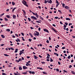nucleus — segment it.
Listing matches in <instances>:
<instances>
[{"label":"nucleus","instance_id":"obj_1","mask_svg":"<svg viewBox=\"0 0 75 75\" xmlns=\"http://www.w3.org/2000/svg\"><path fill=\"white\" fill-rule=\"evenodd\" d=\"M22 3H23V4H24L25 6H26V7H28V5L27 4V2H26V1H25V0H23V1H22Z\"/></svg>","mask_w":75,"mask_h":75},{"label":"nucleus","instance_id":"obj_2","mask_svg":"<svg viewBox=\"0 0 75 75\" xmlns=\"http://www.w3.org/2000/svg\"><path fill=\"white\" fill-rule=\"evenodd\" d=\"M35 32L37 33H34V34L35 36L36 35H37L38 36L40 35V33H39V32H38L37 31H35Z\"/></svg>","mask_w":75,"mask_h":75},{"label":"nucleus","instance_id":"obj_3","mask_svg":"<svg viewBox=\"0 0 75 75\" xmlns=\"http://www.w3.org/2000/svg\"><path fill=\"white\" fill-rule=\"evenodd\" d=\"M52 30H53V31H54V32H55L56 33H57V30L54 29V28H52Z\"/></svg>","mask_w":75,"mask_h":75},{"label":"nucleus","instance_id":"obj_4","mask_svg":"<svg viewBox=\"0 0 75 75\" xmlns=\"http://www.w3.org/2000/svg\"><path fill=\"white\" fill-rule=\"evenodd\" d=\"M47 3H50V4H51L52 3V0H48L47 1Z\"/></svg>","mask_w":75,"mask_h":75},{"label":"nucleus","instance_id":"obj_5","mask_svg":"<svg viewBox=\"0 0 75 75\" xmlns=\"http://www.w3.org/2000/svg\"><path fill=\"white\" fill-rule=\"evenodd\" d=\"M31 18H33V19H34L35 20H37V18H36L35 16H31Z\"/></svg>","mask_w":75,"mask_h":75},{"label":"nucleus","instance_id":"obj_6","mask_svg":"<svg viewBox=\"0 0 75 75\" xmlns=\"http://www.w3.org/2000/svg\"><path fill=\"white\" fill-rule=\"evenodd\" d=\"M44 31H45V32H47V33H49V31H48V30L45 29H44Z\"/></svg>","mask_w":75,"mask_h":75},{"label":"nucleus","instance_id":"obj_7","mask_svg":"<svg viewBox=\"0 0 75 75\" xmlns=\"http://www.w3.org/2000/svg\"><path fill=\"white\" fill-rule=\"evenodd\" d=\"M17 39H16L15 40L16 41V42H18V41L19 42H20V39H19V38H18Z\"/></svg>","mask_w":75,"mask_h":75},{"label":"nucleus","instance_id":"obj_8","mask_svg":"<svg viewBox=\"0 0 75 75\" xmlns=\"http://www.w3.org/2000/svg\"><path fill=\"white\" fill-rule=\"evenodd\" d=\"M16 8H17V7H15V8H14L13 9V10H12V13H14V10H15V9H16Z\"/></svg>","mask_w":75,"mask_h":75},{"label":"nucleus","instance_id":"obj_9","mask_svg":"<svg viewBox=\"0 0 75 75\" xmlns=\"http://www.w3.org/2000/svg\"><path fill=\"white\" fill-rule=\"evenodd\" d=\"M23 69H27L28 68L25 66H23Z\"/></svg>","mask_w":75,"mask_h":75},{"label":"nucleus","instance_id":"obj_10","mask_svg":"<svg viewBox=\"0 0 75 75\" xmlns=\"http://www.w3.org/2000/svg\"><path fill=\"white\" fill-rule=\"evenodd\" d=\"M14 74L15 75H20V74L19 73H14Z\"/></svg>","mask_w":75,"mask_h":75},{"label":"nucleus","instance_id":"obj_11","mask_svg":"<svg viewBox=\"0 0 75 75\" xmlns=\"http://www.w3.org/2000/svg\"><path fill=\"white\" fill-rule=\"evenodd\" d=\"M16 16L15 15H13V18L14 19H16Z\"/></svg>","mask_w":75,"mask_h":75},{"label":"nucleus","instance_id":"obj_12","mask_svg":"<svg viewBox=\"0 0 75 75\" xmlns=\"http://www.w3.org/2000/svg\"><path fill=\"white\" fill-rule=\"evenodd\" d=\"M22 11H23L24 13L25 14V15H26V12H25V10L22 9Z\"/></svg>","mask_w":75,"mask_h":75},{"label":"nucleus","instance_id":"obj_13","mask_svg":"<svg viewBox=\"0 0 75 75\" xmlns=\"http://www.w3.org/2000/svg\"><path fill=\"white\" fill-rule=\"evenodd\" d=\"M34 58L35 59H37V58H38V57L34 55Z\"/></svg>","mask_w":75,"mask_h":75},{"label":"nucleus","instance_id":"obj_14","mask_svg":"<svg viewBox=\"0 0 75 75\" xmlns=\"http://www.w3.org/2000/svg\"><path fill=\"white\" fill-rule=\"evenodd\" d=\"M22 74H24V75H25V74H27V71H26L25 72H23L22 73Z\"/></svg>","mask_w":75,"mask_h":75},{"label":"nucleus","instance_id":"obj_15","mask_svg":"<svg viewBox=\"0 0 75 75\" xmlns=\"http://www.w3.org/2000/svg\"><path fill=\"white\" fill-rule=\"evenodd\" d=\"M27 72H28L29 73V74H32V71H27Z\"/></svg>","mask_w":75,"mask_h":75},{"label":"nucleus","instance_id":"obj_16","mask_svg":"<svg viewBox=\"0 0 75 75\" xmlns=\"http://www.w3.org/2000/svg\"><path fill=\"white\" fill-rule=\"evenodd\" d=\"M66 20H69V21H70V20H71V19L69 18H66Z\"/></svg>","mask_w":75,"mask_h":75},{"label":"nucleus","instance_id":"obj_17","mask_svg":"<svg viewBox=\"0 0 75 75\" xmlns=\"http://www.w3.org/2000/svg\"><path fill=\"white\" fill-rule=\"evenodd\" d=\"M65 8H66V9H68L69 8V7L67 6H65Z\"/></svg>","mask_w":75,"mask_h":75},{"label":"nucleus","instance_id":"obj_18","mask_svg":"<svg viewBox=\"0 0 75 75\" xmlns=\"http://www.w3.org/2000/svg\"><path fill=\"white\" fill-rule=\"evenodd\" d=\"M50 62H53V59H52V58H50Z\"/></svg>","mask_w":75,"mask_h":75},{"label":"nucleus","instance_id":"obj_19","mask_svg":"<svg viewBox=\"0 0 75 75\" xmlns=\"http://www.w3.org/2000/svg\"><path fill=\"white\" fill-rule=\"evenodd\" d=\"M12 5L14 6L15 5V3L14 1H12Z\"/></svg>","mask_w":75,"mask_h":75},{"label":"nucleus","instance_id":"obj_20","mask_svg":"<svg viewBox=\"0 0 75 75\" xmlns=\"http://www.w3.org/2000/svg\"><path fill=\"white\" fill-rule=\"evenodd\" d=\"M43 74H45V75H47V73L45 71H43Z\"/></svg>","mask_w":75,"mask_h":75},{"label":"nucleus","instance_id":"obj_21","mask_svg":"<svg viewBox=\"0 0 75 75\" xmlns=\"http://www.w3.org/2000/svg\"><path fill=\"white\" fill-rule=\"evenodd\" d=\"M71 72L72 74H74V75H75V72L74 71H71Z\"/></svg>","mask_w":75,"mask_h":75},{"label":"nucleus","instance_id":"obj_22","mask_svg":"<svg viewBox=\"0 0 75 75\" xmlns=\"http://www.w3.org/2000/svg\"><path fill=\"white\" fill-rule=\"evenodd\" d=\"M1 36L2 38H5V36H4L3 35H1Z\"/></svg>","mask_w":75,"mask_h":75},{"label":"nucleus","instance_id":"obj_23","mask_svg":"<svg viewBox=\"0 0 75 75\" xmlns=\"http://www.w3.org/2000/svg\"><path fill=\"white\" fill-rule=\"evenodd\" d=\"M19 70H22V67H21V66L19 67Z\"/></svg>","mask_w":75,"mask_h":75},{"label":"nucleus","instance_id":"obj_24","mask_svg":"<svg viewBox=\"0 0 75 75\" xmlns=\"http://www.w3.org/2000/svg\"><path fill=\"white\" fill-rule=\"evenodd\" d=\"M29 35H30V37H33V35L31 34V33H29Z\"/></svg>","mask_w":75,"mask_h":75},{"label":"nucleus","instance_id":"obj_25","mask_svg":"<svg viewBox=\"0 0 75 75\" xmlns=\"http://www.w3.org/2000/svg\"><path fill=\"white\" fill-rule=\"evenodd\" d=\"M54 54H55V55H56L57 57L59 55L58 54V53H54Z\"/></svg>","mask_w":75,"mask_h":75},{"label":"nucleus","instance_id":"obj_26","mask_svg":"<svg viewBox=\"0 0 75 75\" xmlns=\"http://www.w3.org/2000/svg\"><path fill=\"white\" fill-rule=\"evenodd\" d=\"M17 51H18V49H16L15 51V53L17 52H18Z\"/></svg>","mask_w":75,"mask_h":75},{"label":"nucleus","instance_id":"obj_27","mask_svg":"<svg viewBox=\"0 0 75 75\" xmlns=\"http://www.w3.org/2000/svg\"><path fill=\"white\" fill-rule=\"evenodd\" d=\"M36 23H41V21H36Z\"/></svg>","mask_w":75,"mask_h":75},{"label":"nucleus","instance_id":"obj_28","mask_svg":"<svg viewBox=\"0 0 75 75\" xmlns=\"http://www.w3.org/2000/svg\"><path fill=\"white\" fill-rule=\"evenodd\" d=\"M21 38H22V41H25V39H24V37H21Z\"/></svg>","mask_w":75,"mask_h":75},{"label":"nucleus","instance_id":"obj_29","mask_svg":"<svg viewBox=\"0 0 75 75\" xmlns=\"http://www.w3.org/2000/svg\"><path fill=\"white\" fill-rule=\"evenodd\" d=\"M47 57H50V54H49L47 53Z\"/></svg>","mask_w":75,"mask_h":75},{"label":"nucleus","instance_id":"obj_30","mask_svg":"<svg viewBox=\"0 0 75 75\" xmlns=\"http://www.w3.org/2000/svg\"><path fill=\"white\" fill-rule=\"evenodd\" d=\"M6 17H7V18H10V16L9 15H6Z\"/></svg>","mask_w":75,"mask_h":75},{"label":"nucleus","instance_id":"obj_31","mask_svg":"<svg viewBox=\"0 0 75 75\" xmlns=\"http://www.w3.org/2000/svg\"><path fill=\"white\" fill-rule=\"evenodd\" d=\"M4 19H5V21H8V19H7V18H4Z\"/></svg>","mask_w":75,"mask_h":75},{"label":"nucleus","instance_id":"obj_32","mask_svg":"<svg viewBox=\"0 0 75 75\" xmlns=\"http://www.w3.org/2000/svg\"><path fill=\"white\" fill-rule=\"evenodd\" d=\"M67 58L69 59H70V58H71V56H70V55L68 56V57Z\"/></svg>","mask_w":75,"mask_h":75},{"label":"nucleus","instance_id":"obj_33","mask_svg":"<svg viewBox=\"0 0 75 75\" xmlns=\"http://www.w3.org/2000/svg\"><path fill=\"white\" fill-rule=\"evenodd\" d=\"M21 34H22V35L23 36H24V33H21Z\"/></svg>","mask_w":75,"mask_h":75},{"label":"nucleus","instance_id":"obj_34","mask_svg":"<svg viewBox=\"0 0 75 75\" xmlns=\"http://www.w3.org/2000/svg\"><path fill=\"white\" fill-rule=\"evenodd\" d=\"M28 20H29V21H31V19H30V18H28Z\"/></svg>","mask_w":75,"mask_h":75},{"label":"nucleus","instance_id":"obj_35","mask_svg":"<svg viewBox=\"0 0 75 75\" xmlns=\"http://www.w3.org/2000/svg\"><path fill=\"white\" fill-rule=\"evenodd\" d=\"M10 49L11 50H13V51H14V49L13 48V47H11Z\"/></svg>","mask_w":75,"mask_h":75},{"label":"nucleus","instance_id":"obj_36","mask_svg":"<svg viewBox=\"0 0 75 75\" xmlns=\"http://www.w3.org/2000/svg\"><path fill=\"white\" fill-rule=\"evenodd\" d=\"M40 18H41V20H44V19L41 16H40Z\"/></svg>","mask_w":75,"mask_h":75},{"label":"nucleus","instance_id":"obj_37","mask_svg":"<svg viewBox=\"0 0 75 75\" xmlns=\"http://www.w3.org/2000/svg\"><path fill=\"white\" fill-rule=\"evenodd\" d=\"M47 1L45 0L44 3H45V4H47Z\"/></svg>","mask_w":75,"mask_h":75},{"label":"nucleus","instance_id":"obj_38","mask_svg":"<svg viewBox=\"0 0 75 75\" xmlns=\"http://www.w3.org/2000/svg\"><path fill=\"white\" fill-rule=\"evenodd\" d=\"M56 3H57V4H58V3H59V2H58V1L57 0H56Z\"/></svg>","mask_w":75,"mask_h":75},{"label":"nucleus","instance_id":"obj_39","mask_svg":"<svg viewBox=\"0 0 75 75\" xmlns=\"http://www.w3.org/2000/svg\"><path fill=\"white\" fill-rule=\"evenodd\" d=\"M6 31H10V29H7L6 30Z\"/></svg>","mask_w":75,"mask_h":75},{"label":"nucleus","instance_id":"obj_40","mask_svg":"<svg viewBox=\"0 0 75 75\" xmlns=\"http://www.w3.org/2000/svg\"><path fill=\"white\" fill-rule=\"evenodd\" d=\"M56 71H57L58 72H59V69H57Z\"/></svg>","mask_w":75,"mask_h":75},{"label":"nucleus","instance_id":"obj_41","mask_svg":"<svg viewBox=\"0 0 75 75\" xmlns=\"http://www.w3.org/2000/svg\"><path fill=\"white\" fill-rule=\"evenodd\" d=\"M36 17H37V18H38V17H39V16L38 14L36 15Z\"/></svg>","mask_w":75,"mask_h":75},{"label":"nucleus","instance_id":"obj_42","mask_svg":"<svg viewBox=\"0 0 75 75\" xmlns=\"http://www.w3.org/2000/svg\"><path fill=\"white\" fill-rule=\"evenodd\" d=\"M19 62H20V61H22V60L20 58L18 59Z\"/></svg>","mask_w":75,"mask_h":75},{"label":"nucleus","instance_id":"obj_43","mask_svg":"<svg viewBox=\"0 0 75 75\" xmlns=\"http://www.w3.org/2000/svg\"><path fill=\"white\" fill-rule=\"evenodd\" d=\"M2 75H6V74L4 73H2Z\"/></svg>","mask_w":75,"mask_h":75},{"label":"nucleus","instance_id":"obj_44","mask_svg":"<svg viewBox=\"0 0 75 75\" xmlns=\"http://www.w3.org/2000/svg\"><path fill=\"white\" fill-rule=\"evenodd\" d=\"M63 71L64 72H66V73H68V71H66L65 70H64Z\"/></svg>","mask_w":75,"mask_h":75},{"label":"nucleus","instance_id":"obj_45","mask_svg":"<svg viewBox=\"0 0 75 75\" xmlns=\"http://www.w3.org/2000/svg\"><path fill=\"white\" fill-rule=\"evenodd\" d=\"M59 12V13H60L61 14H62V12L60 10H58Z\"/></svg>","mask_w":75,"mask_h":75},{"label":"nucleus","instance_id":"obj_46","mask_svg":"<svg viewBox=\"0 0 75 75\" xmlns=\"http://www.w3.org/2000/svg\"><path fill=\"white\" fill-rule=\"evenodd\" d=\"M65 24L66 25H68V23L67 22H65Z\"/></svg>","mask_w":75,"mask_h":75},{"label":"nucleus","instance_id":"obj_47","mask_svg":"<svg viewBox=\"0 0 75 75\" xmlns=\"http://www.w3.org/2000/svg\"><path fill=\"white\" fill-rule=\"evenodd\" d=\"M32 74H35V72H34L33 71H32Z\"/></svg>","mask_w":75,"mask_h":75},{"label":"nucleus","instance_id":"obj_48","mask_svg":"<svg viewBox=\"0 0 75 75\" xmlns=\"http://www.w3.org/2000/svg\"><path fill=\"white\" fill-rule=\"evenodd\" d=\"M4 55L5 56H6V57H7V56H8V55H7V54H4Z\"/></svg>","mask_w":75,"mask_h":75},{"label":"nucleus","instance_id":"obj_49","mask_svg":"<svg viewBox=\"0 0 75 75\" xmlns=\"http://www.w3.org/2000/svg\"><path fill=\"white\" fill-rule=\"evenodd\" d=\"M62 5L63 7H64V6H65V4L63 3V4H62Z\"/></svg>","mask_w":75,"mask_h":75},{"label":"nucleus","instance_id":"obj_50","mask_svg":"<svg viewBox=\"0 0 75 75\" xmlns=\"http://www.w3.org/2000/svg\"><path fill=\"white\" fill-rule=\"evenodd\" d=\"M69 26H70V25H72V23H69Z\"/></svg>","mask_w":75,"mask_h":75},{"label":"nucleus","instance_id":"obj_51","mask_svg":"<svg viewBox=\"0 0 75 75\" xmlns=\"http://www.w3.org/2000/svg\"><path fill=\"white\" fill-rule=\"evenodd\" d=\"M72 66L71 65H70L69 66V68H72Z\"/></svg>","mask_w":75,"mask_h":75},{"label":"nucleus","instance_id":"obj_52","mask_svg":"<svg viewBox=\"0 0 75 75\" xmlns=\"http://www.w3.org/2000/svg\"><path fill=\"white\" fill-rule=\"evenodd\" d=\"M60 23L61 24H62H62H63V23H62V22L60 21Z\"/></svg>","mask_w":75,"mask_h":75},{"label":"nucleus","instance_id":"obj_53","mask_svg":"<svg viewBox=\"0 0 75 75\" xmlns=\"http://www.w3.org/2000/svg\"><path fill=\"white\" fill-rule=\"evenodd\" d=\"M29 41H30V42H31V41H32V39H29Z\"/></svg>","mask_w":75,"mask_h":75},{"label":"nucleus","instance_id":"obj_54","mask_svg":"<svg viewBox=\"0 0 75 75\" xmlns=\"http://www.w3.org/2000/svg\"><path fill=\"white\" fill-rule=\"evenodd\" d=\"M52 25L53 26V27H56V25L54 24H52Z\"/></svg>","mask_w":75,"mask_h":75},{"label":"nucleus","instance_id":"obj_55","mask_svg":"<svg viewBox=\"0 0 75 75\" xmlns=\"http://www.w3.org/2000/svg\"><path fill=\"white\" fill-rule=\"evenodd\" d=\"M54 18H55L56 19H58V17H55Z\"/></svg>","mask_w":75,"mask_h":75},{"label":"nucleus","instance_id":"obj_56","mask_svg":"<svg viewBox=\"0 0 75 75\" xmlns=\"http://www.w3.org/2000/svg\"><path fill=\"white\" fill-rule=\"evenodd\" d=\"M46 42H47V43H49V40H47L46 41Z\"/></svg>","mask_w":75,"mask_h":75},{"label":"nucleus","instance_id":"obj_57","mask_svg":"<svg viewBox=\"0 0 75 75\" xmlns=\"http://www.w3.org/2000/svg\"><path fill=\"white\" fill-rule=\"evenodd\" d=\"M46 58H47V59H50V57L48 56H47V57H46Z\"/></svg>","mask_w":75,"mask_h":75},{"label":"nucleus","instance_id":"obj_58","mask_svg":"<svg viewBox=\"0 0 75 75\" xmlns=\"http://www.w3.org/2000/svg\"><path fill=\"white\" fill-rule=\"evenodd\" d=\"M65 48V47H63L62 48V49H63V50H64Z\"/></svg>","mask_w":75,"mask_h":75},{"label":"nucleus","instance_id":"obj_59","mask_svg":"<svg viewBox=\"0 0 75 75\" xmlns=\"http://www.w3.org/2000/svg\"><path fill=\"white\" fill-rule=\"evenodd\" d=\"M30 28L32 30H33V29H34V28H33V27H30Z\"/></svg>","mask_w":75,"mask_h":75},{"label":"nucleus","instance_id":"obj_60","mask_svg":"<svg viewBox=\"0 0 75 75\" xmlns=\"http://www.w3.org/2000/svg\"><path fill=\"white\" fill-rule=\"evenodd\" d=\"M64 28H66V27H67V25H65L64 24Z\"/></svg>","mask_w":75,"mask_h":75},{"label":"nucleus","instance_id":"obj_61","mask_svg":"<svg viewBox=\"0 0 75 75\" xmlns=\"http://www.w3.org/2000/svg\"><path fill=\"white\" fill-rule=\"evenodd\" d=\"M58 64H59V65H61V63H60V62H58Z\"/></svg>","mask_w":75,"mask_h":75},{"label":"nucleus","instance_id":"obj_62","mask_svg":"<svg viewBox=\"0 0 75 75\" xmlns=\"http://www.w3.org/2000/svg\"><path fill=\"white\" fill-rule=\"evenodd\" d=\"M32 13L33 14V15H35V13H34L33 12H32Z\"/></svg>","mask_w":75,"mask_h":75},{"label":"nucleus","instance_id":"obj_63","mask_svg":"<svg viewBox=\"0 0 75 75\" xmlns=\"http://www.w3.org/2000/svg\"><path fill=\"white\" fill-rule=\"evenodd\" d=\"M16 62H19V60H16Z\"/></svg>","mask_w":75,"mask_h":75},{"label":"nucleus","instance_id":"obj_64","mask_svg":"<svg viewBox=\"0 0 75 75\" xmlns=\"http://www.w3.org/2000/svg\"><path fill=\"white\" fill-rule=\"evenodd\" d=\"M42 64H45V63L44 62H42Z\"/></svg>","mask_w":75,"mask_h":75}]
</instances>
